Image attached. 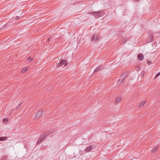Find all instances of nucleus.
Listing matches in <instances>:
<instances>
[{"instance_id": "nucleus-22", "label": "nucleus", "mask_w": 160, "mask_h": 160, "mask_svg": "<svg viewBox=\"0 0 160 160\" xmlns=\"http://www.w3.org/2000/svg\"><path fill=\"white\" fill-rule=\"evenodd\" d=\"M8 121V120L7 119H4L3 120V122H7Z\"/></svg>"}, {"instance_id": "nucleus-26", "label": "nucleus", "mask_w": 160, "mask_h": 160, "mask_svg": "<svg viewBox=\"0 0 160 160\" xmlns=\"http://www.w3.org/2000/svg\"><path fill=\"white\" fill-rule=\"evenodd\" d=\"M139 0H134V1H139Z\"/></svg>"}, {"instance_id": "nucleus-12", "label": "nucleus", "mask_w": 160, "mask_h": 160, "mask_svg": "<svg viewBox=\"0 0 160 160\" xmlns=\"http://www.w3.org/2000/svg\"><path fill=\"white\" fill-rule=\"evenodd\" d=\"M121 100V98L120 97H117L116 100L115 102L117 103L119 102Z\"/></svg>"}, {"instance_id": "nucleus-14", "label": "nucleus", "mask_w": 160, "mask_h": 160, "mask_svg": "<svg viewBox=\"0 0 160 160\" xmlns=\"http://www.w3.org/2000/svg\"><path fill=\"white\" fill-rule=\"evenodd\" d=\"M158 148V146H156L152 149L151 152L152 153L155 152H156V150Z\"/></svg>"}, {"instance_id": "nucleus-10", "label": "nucleus", "mask_w": 160, "mask_h": 160, "mask_svg": "<svg viewBox=\"0 0 160 160\" xmlns=\"http://www.w3.org/2000/svg\"><path fill=\"white\" fill-rule=\"evenodd\" d=\"M128 76V73L125 72L123 74H122L121 76L120 77L124 79L126 78Z\"/></svg>"}, {"instance_id": "nucleus-4", "label": "nucleus", "mask_w": 160, "mask_h": 160, "mask_svg": "<svg viewBox=\"0 0 160 160\" xmlns=\"http://www.w3.org/2000/svg\"><path fill=\"white\" fill-rule=\"evenodd\" d=\"M43 112L42 110H38L36 114L35 118L37 119L40 118L42 116Z\"/></svg>"}, {"instance_id": "nucleus-17", "label": "nucleus", "mask_w": 160, "mask_h": 160, "mask_svg": "<svg viewBox=\"0 0 160 160\" xmlns=\"http://www.w3.org/2000/svg\"><path fill=\"white\" fill-rule=\"evenodd\" d=\"M27 69H28L26 68H24L22 71L21 72L22 73H24L27 71Z\"/></svg>"}, {"instance_id": "nucleus-19", "label": "nucleus", "mask_w": 160, "mask_h": 160, "mask_svg": "<svg viewBox=\"0 0 160 160\" xmlns=\"http://www.w3.org/2000/svg\"><path fill=\"white\" fill-rule=\"evenodd\" d=\"M160 75V72L158 73L155 77L154 78H156L158 77Z\"/></svg>"}, {"instance_id": "nucleus-11", "label": "nucleus", "mask_w": 160, "mask_h": 160, "mask_svg": "<svg viewBox=\"0 0 160 160\" xmlns=\"http://www.w3.org/2000/svg\"><path fill=\"white\" fill-rule=\"evenodd\" d=\"M124 79L121 78L120 77L119 80V81H118L117 83V84L118 85L119 84H120L121 83H122Z\"/></svg>"}, {"instance_id": "nucleus-16", "label": "nucleus", "mask_w": 160, "mask_h": 160, "mask_svg": "<svg viewBox=\"0 0 160 160\" xmlns=\"http://www.w3.org/2000/svg\"><path fill=\"white\" fill-rule=\"evenodd\" d=\"M33 58H31L30 57H29L27 59V60L29 61H32V60H33Z\"/></svg>"}, {"instance_id": "nucleus-20", "label": "nucleus", "mask_w": 160, "mask_h": 160, "mask_svg": "<svg viewBox=\"0 0 160 160\" xmlns=\"http://www.w3.org/2000/svg\"><path fill=\"white\" fill-rule=\"evenodd\" d=\"M160 75V72L158 73L155 77L154 78H156L158 77Z\"/></svg>"}, {"instance_id": "nucleus-15", "label": "nucleus", "mask_w": 160, "mask_h": 160, "mask_svg": "<svg viewBox=\"0 0 160 160\" xmlns=\"http://www.w3.org/2000/svg\"><path fill=\"white\" fill-rule=\"evenodd\" d=\"M22 103H20V104H19L16 107V110H18L19 108L21 106V105H22Z\"/></svg>"}, {"instance_id": "nucleus-7", "label": "nucleus", "mask_w": 160, "mask_h": 160, "mask_svg": "<svg viewBox=\"0 0 160 160\" xmlns=\"http://www.w3.org/2000/svg\"><path fill=\"white\" fill-rule=\"evenodd\" d=\"M102 68L103 66H102L101 65L100 66H99V67H98L95 69L94 71V72H97L102 69Z\"/></svg>"}, {"instance_id": "nucleus-23", "label": "nucleus", "mask_w": 160, "mask_h": 160, "mask_svg": "<svg viewBox=\"0 0 160 160\" xmlns=\"http://www.w3.org/2000/svg\"><path fill=\"white\" fill-rule=\"evenodd\" d=\"M19 16H16V17H15V19H16V20H18V19L19 18Z\"/></svg>"}, {"instance_id": "nucleus-18", "label": "nucleus", "mask_w": 160, "mask_h": 160, "mask_svg": "<svg viewBox=\"0 0 160 160\" xmlns=\"http://www.w3.org/2000/svg\"><path fill=\"white\" fill-rule=\"evenodd\" d=\"M127 40V38H124L123 39V40H122V42L123 43H125L126 42V41Z\"/></svg>"}, {"instance_id": "nucleus-8", "label": "nucleus", "mask_w": 160, "mask_h": 160, "mask_svg": "<svg viewBox=\"0 0 160 160\" xmlns=\"http://www.w3.org/2000/svg\"><path fill=\"white\" fill-rule=\"evenodd\" d=\"M138 56V59L140 60H142L143 58V56L142 53L139 54Z\"/></svg>"}, {"instance_id": "nucleus-32", "label": "nucleus", "mask_w": 160, "mask_h": 160, "mask_svg": "<svg viewBox=\"0 0 160 160\" xmlns=\"http://www.w3.org/2000/svg\"><path fill=\"white\" fill-rule=\"evenodd\" d=\"M159 33H160V31L159 32Z\"/></svg>"}, {"instance_id": "nucleus-13", "label": "nucleus", "mask_w": 160, "mask_h": 160, "mask_svg": "<svg viewBox=\"0 0 160 160\" xmlns=\"http://www.w3.org/2000/svg\"><path fill=\"white\" fill-rule=\"evenodd\" d=\"M7 139V137H0V141H4Z\"/></svg>"}, {"instance_id": "nucleus-29", "label": "nucleus", "mask_w": 160, "mask_h": 160, "mask_svg": "<svg viewBox=\"0 0 160 160\" xmlns=\"http://www.w3.org/2000/svg\"><path fill=\"white\" fill-rule=\"evenodd\" d=\"M139 68V67H137V69L138 70V68Z\"/></svg>"}, {"instance_id": "nucleus-31", "label": "nucleus", "mask_w": 160, "mask_h": 160, "mask_svg": "<svg viewBox=\"0 0 160 160\" xmlns=\"http://www.w3.org/2000/svg\"><path fill=\"white\" fill-rule=\"evenodd\" d=\"M150 40H151V41H152V39L151 38L150 39Z\"/></svg>"}, {"instance_id": "nucleus-25", "label": "nucleus", "mask_w": 160, "mask_h": 160, "mask_svg": "<svg viewBox=\"0 0 160 160\" xmlns=\"http://www.w3.org/2000/svg\"><path fill=\"white\" fill-rule=\"evenodd\" d=\"M51 39V38H48L47 40L48 41H49Z\"/></svg>"}, {"instance_id": "nucleus-5", "label": "nucleus", "mask_w": 160, "mask_h": 160, "mask_svg": "<svg viewBox=\"0 0 160 160\" xmlns=\"http://www.w3.org/2000/svg\"><path fill=\"white\" fill-rule=\"evenodd\" d=\"M98 35L96 34H93L91 39V41L92 42L93 41H97L98 39Z\"/></svg>"}, {"instance_id": "nucleus-1", "label": "nucleus", "mask_w": 160, "mask_h": 160, "mask_svg": "<svg viewBox=\"0 0 160 160\" xmlns=\"http://www.w3.org/2000/svg\"><path fill=\"white\" fill-rule=\"evenodd\" d=\"M50 134V133L48 134V133H45L44 134H42L39 137L38 139L37 142V144H39L42 142L45 138L46 137Z\"/></svg>"}, {"instance_id": "nucleus-2", "label": "nucleus", "mask_w": 160, "mask_h": 160, "mask_svg": "<svg viewBox=\"0 0 160 160\" xmlns=\"http://www.w3.org/2000/svg\"><path fill=\"white\" fill-rule=\"evenodd\" d=\"M67 62V61L66 60L63 59L57 65V67H60L64 64H65L64 66H66L68 64V63H66Z\"/></svg>"}, {"instance_id": "nucleus-6", "label": "nucleus", "mask_w": 160, "mask_h": 160, "mask_svg": "<svg viewBox=\"0 0 160 160\" xmlns=\"http://www.w3.org/2000/svg\"><path fill=\"white\" fill-rule=\"evenodd\" d=\"M92 149V146H88L84 150V151L86 152L91 151Z\"/></svg>"}, {"instance_id": "nucleus-3", "label": "nucleus", "mask_w": 160, "mask_h": 160, "mask_svg": "<svg viewBox=\"0 0 160 160\" xmlns=\"http://www.w3.org/2000/svg\"><path fill=\"white\" fill-rule=\"evenodd\" d=\"M103 13L102 11L94 12L93 16L95 18H98Z\"/></svg>"}, {"instance_id": "nucleus-24", "label": "nucleus", "mask_w": 160, "mask_h": 160, "mask_svg": "<svg viewBox=\"0 0 160 160\" xmlns=\"http://www.w3.org/2000/svg\"><path fill=\"white\" fill-rule=\"evenodd\" d=\"M51 39V38H48L47 40L48 41H49Z\"/></svg>"}, {"instance_id": "nucleus-21", "label": "nucleus", "mask_w": 160, "mask_h": 160, "mask_svg": "<svg viewBox=\"0 0 160 160\" xmlns=\"http://www.w3.org/2000/svg\"><path fill=\"white\" fill-rule=\"evenodd\" d=\"M94 12H88V14H90V15H94Z\"/></svg>"}, {"instance_id": "nucleus-9", "label": "nucleus", "mask_w": 160, "mask_h": 160, "mask_svg": "<svg viewBox=\"0 0 160 160\" xmlns=\"http://www.w3.org/2000/svg\"><path fill=\"white\" fill-rule=\"evenodd\" d=\"M146 103V101H143L141 102L138 106V108H141Z\"/></svg>"}, {"instance_id": "nucleus-30", "label": "nucleus", "mask_w": 160, "mask_h": 160, "mask_svg": "<svg viewBox=\"0 0 160 160\" xmlns=\"http://www.w3.org/2000/svg\"><path fill=\"white\" fill-rule=\"evenodd\" d=\"M148 63H150V62L149 61H148Z\"/></svg>"}, {"instance_id": "nucleus-27", "label": "nucleus", "mask_w": 160, "mask_h": 160, "mask_svg": "<svg viewBox=\"0 0 160 160\" xmlns=\"http://www.w3.org/2000/svg\"><path fill=\"white\" fill-rule=\"evenodd\" d=\"M12 110H12V111H11L10 113H11V112H12Z\"/></svg>"}, {"instance_id": "nucleus-28", "label": "nucleus", "mask_w": 160, "mask_h": 160, "mask_svg": "<svg viewBox=\"0 0 160 160\" xmlns=\"http://www.w3.org/2000/svg\"><path fill=\"white\" fill-rule=\"evenodd\" d=\"M12 110H12V111H11L10 113H11V112H12Z\"/></svg>"}]
</instances>
